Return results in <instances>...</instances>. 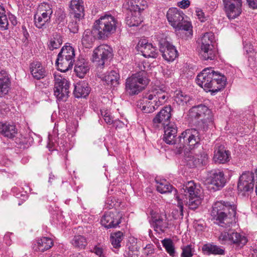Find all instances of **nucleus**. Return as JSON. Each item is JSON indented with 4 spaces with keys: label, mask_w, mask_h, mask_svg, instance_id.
<instances>
[{
    "label": "nucleus",
    "mask_w": 257,
    "mask_h": 257,
    "mask_svg": "<svg viewBox=\"0 0 257 257\" xmlns=\"http://www.w3.org/2000/svg\"><path fill=\"white\" fill-rule=\"evenodd\" d=\"M200 142L198 132L195 129H188L183 132L179 137L178 146L179 149L186 147L184 160L190 168L198 167L197 154L193 150L194 147Z\"/></svg>",
    "instance_id": "nucleus-1"
},
{
    "label": "nucleus",
    "mask_w": 257,
    "mask_h": 257,
    "mask_svg": "<svg viewBox=\"0 0 257 257\" xmlns=\"http://www.w3.org/2000/svg\"><path fill=\"white\" fill-rule=\"evenodd\" d=\"M236 205L234 202L220 201L213 206L211 215L222 227L229 226L236 221Z\"/></svg>",
    "instance_id": "nucleus-2"
},
{
    "label": "nucleus",
    "mask_w": 257,
    "mask_h": 257,
    "mask_svg": "<svg viewBox=\"0 0 257 257\" xmlns=\"http://www.w3.org/2000/svg\"><path fill=\"white\" fill-rule=\"evenodd\" d=\"M196 81L197 84L206 91L213 93L225 86L226 78L221 73L215 72L212 68H206L197 75Z\"/></svg>",
    "instance_id": "nucleus-3"
},
{
    "label": "nucleus",
    "mask_w": 257,
    "mask_h": 257,
    "mask_svg": "<svg viewBox=\"0 0 257 257\" xmlns=\"http://www.w3.org/2000/svg\"><path fill=\"white\" fill-rule=\"evenodd\" d=\"M116 19L110 15L101 16L94 23V32L97 33V39H105L114 34L118 26Z\"/></svg>",
    "instance_id": "nucleus-4"
},
{
    "label": "nucleus",
    "mask_w": 257,
    "mask_h": 257,
    "mask_svg": "<svg viewBox=\"0 0 257 257\" xmlns=\"http://www.w3.org/2000/svg\"><path fill=\"white\" fill-rule=\"evenodd\" d=\"M169 98L168 92L163 88L155 89L144 98L142 110L145 113L154 112L164 104Z\"/></svg>",
    "instance_id": "nucleus-5"
},
{
    "label": "nucleus",
    "mask_w": 257,
    "mask_h": 257,
    "mask_svg": "<svg viewBox=\"0 0 257 257\" xmlns=\"http://www.w3.org/2000/svg\"><path fill=\"white\" fill-rule=\"evenodd\" d=\"M144 70L133 74L126 80L125 90L130 95L138 94L142 91L149 82L148 74L143 64ZM141 69L142 66H141Z\"/></svg>",
    "instance_id": "nucleus-6"
},
{
    "label": "nucleus",
    "mask_w": 257,
    "mask_h": 257,
    "mask_svg": "<svg viewBox=\"0 0 257 257\" xmlns=\"http://www.w3.org/2000/svg\"><path fill=\"white\" fill-rule=\"evenodd\" d=\"M189 117L191 121L199 119L197 125L203 130H205L209 123H212V118L210 110L205 105H198L192 107L189 111Z\"/></svg>",
    "instance_id": "nucleus-7"
},
{
    "label": "nucleus",
    "mask_w": 257,
    "mask_h": 257,
    "mask_svg": "<svg viewBox=\"0 0 257 257\" xmlns=\"http://www.w3.org/2000/svg\"><path fill=\"white\" fill-rule=\"evenodd\" d=\"M182 189L186 192L185 195L188 198L187 204L189 207L192 210L197 208L202 202V196L199 188L194 181H189L184 184Z\"/></svg>",
    "instance_id": "nucleus-8"
},
{
    "label": "nucleus",
    "mask_w": 257,
    "mask_h": 257,
    "mask_svg": "<svg viewBox=\"0 0 257 257\" xmlns=\"http://www.w3.org/2000/svg\"><path fill=\"white\" fill-rule=\"evenodd\" d=\"M52 13L51 5L47 3L40 4L34 18L36 27L39 29L46 28L47 24L50 22Z\"/></svg>",
    "instance_id": "nucleus-9"
},
{
    "label": "nucleus",
    "mask_w": 257,
    "mask_h": 257,
    "mask_svg": "<svg viewBox=\"0 0 257 257\" xmlns=\"http://www.w3.org/2000/svg\"><path fill=\"white\" fill-rule=\"evenodd\" d=\"M214 41V34L211 32L206 33L201 38L200 54L205 60H214L215 58V52L213 49L212 43Z\"/></svg>",
    "instance_id": "nucleus-10"
},
{
    "label": "nucleus",
    "mask_w": 257,
    "mask_h": 257,
    "mask_svg": "<svg viewBox=\"0 0 257 257\" xmlns=\"http://www.w3.org/2000/svg\"><path fill=\"white\" fill-rule=\"evenodd\" d=\"M54 95L58 100L66 101L69 93V82L61 75H54Z\"/></svg>",
    "instance_id": "nucleus-11"
},
{
    "label": "nucleus",
    "mask_w": 257,
    "mask_h": 257,
    "mask_svg": "<svg viewBox=\"0 0 257 257\" xmlns=\"http://www.w3.org/2000/svg\"><path fill=\"white\" fill-rule=\"evenodd\" d=\"M253 173L250 172L243 173L239 178L237 184L238 191L242 196L248 195L253 191Z\"/></svg>",
    "instance_id": "nucleus-12"
},
{
    "label": "nucleus",
    "mask_w": 257,
    "mask_h": 257,
    "mask_svg": "<svg viewBox=\"0 0 257 257\" xmlns=\"http://www.w3.org/2000/svg\"><path fill=\"white\" fill-rule=\"evenodd\" d=\"M111 55V49L110 47L106 45H101L94 50L92 61L102 68Z\"/></svg>",
    "instance_id": "nucleus-13"
},
{
    "label": "nucleus",
    "mask_w": 257,
    "mask_h": 257,
    "mask_svg": "<svg viewBox=\"0 0 257 257\" xmlns=\"http://www.w3.org/2000/svg\"><path fill=\"white\" fill-rule=\"evenodd\" d=\"M224 10L229 19H234L242 12V0H222Z\"/></svg>",
    "instance_id": "nucleus-14"
},
{
    "label": "nucleus",
    "mask_w": 257,
    "mask_h": 257,
    "mask_svg": "<svg viewBox=\"0 0 257 257\" xmlns=\"http://www.w3.org/2000/svg\"><path fill=\"white\" fill-rule=\"evenodd\" d=\"M122 213L118 211H109L105 213L101 220V224L106 228L116 227L120 223Z\"/></svg>",
    "instance_id": "nucleus-15"
},
{
    "label": "nucleus",
    "mask_w": 257,
    "mask_h": 257,
    "mask_svg": "<svg viewBox=\"0 0 257 257\" xmlns=\"http://www.w3.org/2000/svg\"><path fill=\"white\" fill-rule=\"evenodd\" d=\"M160 51L163 58L168 62L173 61L178 56V52L175 46L168 41L160 42Z\"/></svg>",
    "instance_id": "nucleus-16"
},
{
    "label": "nucleus",
    "mask_w": 257,
    "mask_h": 257,
    "mask_svg": "<svg viewBox=\"0 0 257 257\" xmlns=\"http://www.w3.org/2000/svg\"><path fill=\"white\" fill-rule=\"evenodd\" d=\"M138 50L146 58H157L158 53L157 48L146 39H141L137 45Z\"/></svg>",
    "instance_id": "nucleus-17"
},
{
    "label": "nucleus",
    "mask_w": 257,
    "mask_h": 257,
    "mask_svg": "<svg viewBox=\"0 0 257 257\" xmlns=\"http://www.w3.org/2000/svg\"><path fill=\"white\" fill-rule=\"evenodd\" d=\"M171 110L170 106H165L161 109L153 120L154 125L158 127L160 124L164 126L169 124L171 117Z\"/></svg>",
    "instance_id": "nucleus-18"
},
{
    "label": "nucleus",
    "mask_w": 257,
    "mask_h": 257,
    "mask_svg": "<svg viewBox=\"0 0 257 257\" xmlns=\"http://www.w3.org/2000/svg\"><path fill=\"white\" fill-rule=\"evenodd\" d=\"M184 14L177 8L169 9L167 13V18L169 24L174 28L179 26L184 20Z\"/></svg>",
    "instance_id": "nucleus-19"
},
{
    "label": "nucleus",
    "mask_w": 257,
    "mask_h": 257,
    "mask_svg": "<svg viewBox=\"0 0 257 257\" xmlns=\"http://www.w3.org/2000/svg\"><path fill=\"white\" fill-rule=\"evenodd\" d=\"M207 181L218 189L222 188L226 182L223 172L219 170L211 171L207 177Z\"/></svg>",
    "instance_id": "nucleus-20"
},
{
    "label": "nucleus",
    "mask_w": 257,
    "mask_h": 257,
    "mask_svg": "<svg viewBox=\"0 0 257 257\" xmlns=\"http://www.w3.org/2000/svg\"><path fill=\"white\" fill-rule=\"evenodd\" d=\"M71 16L80 20L84 16V8L82 0H72L70 3Z\"/></svg>",
    "instance_id": "nucleus-21"
},
{
    "label": "nucleus",
    "mask_w": 257,
    "mask_h": 257,
    "mask_svg": "<svg viewBox=\"0 0 257 257\" xmlns=\"http://www.w3.org/2000/svg\"><path fill=\"white\" fill-rule=\"evenodd\" d=\"M0 134L9 139H13L18 134V128L13 123L0 122Z\"/></svg>",
    "instance_id": "nucleus-22"
},
{
    "label": "nucleus",
    "mask_w": 257,
    "mask_h": 257,
    "mask_svg": "<svg viewBox=\"0 0 257 257\" xmlns=\"http://www.w3.org/2000/svg\"><path fill=\"white\" fill-rule=\"evenodd\" d=\"M31 73L35 79L40 80L47 75V71L40 62H34L30 64Z\"/></svg>",
    "instance_id": "nucleus-23"
},
{
    "label": "nucleus",
    "mask_w": 257,
    "mask_h": 257,
    "mask_svg": "<svg viewBox=\"0 0 257 257\" xmlns=\"http://www.w3.org/2000/svg\"><path fill=\"white\" fill-rule=\"evenodd\" d=\"M164 126V140L168 144H175V137L177 133V127L173 123H169Z\"/></svg>",
    "instance_id": "nucleus-24"
},
{
    "label": "nucleus",
    "mask_w": 257,
    "mask_h": 257,
    "mask_svg": "<svg viewBox=\"0 0 257 257\" xmlns=\"http://www.w3.org/2000/svg\"><path fill=\"white\" fill-rule=\"evenodd\" d=\"M230 154L224 146H219L217 150H215L213 157V161L218 164H224L230 160Z\"/></svg>",
    "instance_id": "nucleus-25"
},
{
    "label": "nucleus",
    "mask_w": 257,
    "mask_h": 257,
    "mask_svg": "<svg viewBox=\"0 0 257 257\" xmlns=\"http://www.w3.org/2000/svg\"><path fill=\"white\" fill-rule=\"evenodd\" d=\"M90 66L89 62L83 58H79L76 62L74 68V71L80 78H83L89 72Z\"/></svg>",
    "instance_id": "nucleus-26"
},
{
    "label": "nucleus",
    "mask_w": 257,
    "mask_h": 257,
    "mask_svg": "<svg viewBox=\"0 0 257 257\" xmlns=\"http://www.w3.org/2000/svg\"><path fill=\"white\" fill-rule=\"evenodd\" d=\"M152 220L155 230L157 231H163L168 227L166 214H155L152 216Z\"/></svg>",
    "instance_id": "nucleus-27"
},
{
    "label": "nucleus",
    "mask_w": 257,
    "mask_h": 257,
    "mask_svg": "<svg viewBox=\"0 0 257 257\" xmlns=\"http://www.w3.org/2000/svg\"><path fill=\"white\" fill-rule=\"evenodd\" d=\"M90 88L88 83L84 81H81L75 85L74 95L76 97H86L90 92Z\"/></svg>",
    "instance_id": "nucleus-28"
},
{
    "label": "nucleus",
    "mask_w": 257,
    "mask_h": 257,
    "mask_svg": "<svg viewBox=\"0 0 257 257\" xmlns=\"http://www.w3.org/2000/svg\"><path fill=\"white\" fill-rule=\"evenodd\" d=\"M96 38H97V33L94 32V26H93L92 30H86L84 32L82 38V44L85 48H90Z\"/></svg>",
    "instance_id": "nucleus-29"
},
{
    "label": "nucleus",
    "mask_w": 257,
    "mask_h": 257,
    "mask_svg": "<svg viewBox=\"0 0 257 257\" xmlns=\"http://www.w3.org/2000/svg\"><path fill=\"white\" fill-rule=\"evenodd\" d=\"M53 245V242L49 237H42L37 240L33 248L35 251L44 252L50 249Z\"/></svg>",
    "instance_id": "nucleus-30"
},
{
    "label": "nucleus",
    "mask_w": 257,
    "mask_h": 257,
    "mask_svg": "<svg viewBox=\"0 0 257 257\" xmlns=\"http://www.w3.org/2000/svg\"><path fill=\"white\" fill-rule=\"evenodd\" d=\"M231 242L230 245H233L236 248H242L247 242V238L239 232L231 229Z\"/></svg>",
    "instance_id": "nucleus-31"
},
{
    "label": "nucleus",
    "mask_w": 257,
    "mask_h": 257,
    "mask_svg": "<svg viewBox=\"0 0 257 257\" xmlns=\"http://www.w3.org/2000/svg\"><path fill=\"white\" fill-rule=\"evenodd\" d=\"M74 62V59L58 56L56 64L60 71L65 72L72 68Z\"/></svg>",
    "instance_id": "nucleus-32"
},
{
    "label": "nucleus",
    "mask_w": 257,
    "mask_h": 257,
    "mask_svg": "<svg viewBox=\"0 0 257 257\" xmlns=\"http://www.w3.org/2000/svg\"><path fill=\"white\" fill-rule=\"evenodd\" d=\"M157 184V190L162 194L174 192V195L177 193V190L170 185L166 180H160V181L156 180Z\"/></svg>",
    "instance_id": "nucleus-33"
},
{
    "label": "nucleus",
    "mask_w": 257,
    "mask_h": 257,
    "mask_svg": "<svg viewBox=\"0 0 257 257\" xmlns=\"http://www.w3.org/2000/svg\"><path fill=\"white\" fill-rule=\"evenodd\" d=\"M126 24L130 27L138 26L142 22L140 12L130 11L125 19Z\"/></svg>",
    "instance_id": "nucleus-34"
},
{
    "label": "nucleus",
    "mask_w": 257,
    "mask_h": 257,
    "mask_svg": "<svg viewBox=\"0 0 257 257\" xmlns=\"http://www.w3.org/2000/svg\"><path fill=\"white\" fill-rule=\"evenodd\" d=\"M128 9L131 11L140 12L147 7V3L145 0H128Z\"/></svg>",
    "instance_id": "nucleus-35"
},
{
    "label": "nucleus",
    "mask_w": 257,
    "mask_h": 257,
    "mask_svg": "<svg viewBox=\"0 0 257 257\" xmlns=\"http://www.w3.org/2000/svg\"><path fill=\"white\" fill-rule=\"evenodd\" d=\"M102 80L113 87L116 86L119 83V75L115 71H111L105 75Z\"/></svg>",
    "instance_id": "nucleus-36"
},
{
    "label": "nucleus",
    "mask_w": 257,
    "mask_h": 257,
    "mask_svg": "<svg viewBox=\"0 0 257 257\" xmlns=\"http://www.w3.org/2000/svg\"><path fill=\"white\" fill-rule=\"evenodd\" d=\"M174 100L179 105L184 106L189 103L191 97L180 90H176L175 92Z\"/></svg>",
    "instance_id": "nucleus-37"
},
{
    "label": "nucleus",
    "mask_w": 257,
    "mask_h": 257,
    "mask_svg": "<svg viewBox=\"0 0 257 257\" xmlns=\"http://www.w3.org/2000/svg\"><path fill=\"white\" fill-rule=\"evenodd\" d=\"M231 229L221 231L218 236V241L223 245H230L231 242Z\"/></svg>",
    "instance_id": "nucleus-38"
},
{
    "label": "nucleus",
    "mask_w": 257,
    "mask_h": 257,
    "mask_svg": "<svg viewBox=\"0 0 257 257\" xmlns=\"http://www.w3.org/2000/svg\"><path fill=\"white\" fill-rule=\"evenodd\" d=\"M202 250L208 254H223L224 253V249L220 247L211 244H206L203 246Z\"/></svg>",
    "instance_id": "nucleus-39"
},
{
    "label": "nucleus",
    "mask_w": 257,
    "mask_h": 257,
    "mask_svg": "<svg viewBox=\"0 0 257 257\" xmlns=\"http://www.w3.org/2000/svg\"><path fill=\"white\" fill-rule=\"evenodd\" d=\"M62 42L61 36L59 34H54L49 40L48 47L51 50L58 49L62 44Z\"/></svg>",
    "instance_id": "nucleus-40"
},
{
    "label": "nucleus",
    "mask_w": 257,
    "mask_h": 257,
    "mask_svg": "<svg viewBox=\"0 0 257 257\" xmlns=\"http://www.w3.org/2000/svg\"><path fill=\"white\" fill-rule=\"evenodd\" d=\"M58 56L64 57V58H67L70 59H74V49L70 45H65L62 47Z\"/></svg>",
    "instance_id": "nucleus-41"
},
{
    "label": "nucleus",
    "mask_w": 257,
    "mask_h": 257,
    "mask_svg": "<svg viewBox=\"0 0 257 257\" xmlns=\"http://www.w3.org/2000/svg\"><path fill=\"white\" fill-rule=\"evenodd\" d=\"M123 238V233L120 231L111 233L110 237L111 243L113 247L115 248H118L120 246V242Z\"/></svg>",
    "instance_id": "nucleus-42"
},
{
    "label": "nucleus",
    "mask_w": 257,
    "mask_h": 257,
    "mask_svg": "<svg viewBox=\"0 0 257 257\" xmlns=\"http://www.w3.org/2000/svg\"><path fill=\"white\" fill-rule=\"evenodd\" d=\"M71 243L75 248L84 249L87 245L86 238L82 235H76L71 241Z\"/></svg>",
    "instance_id": "nucleus-43"
},
{
    "label": "nucleus",
    "mask_w": 257,
    "mask_h": 257,
    "mask_svg": "<svg viewBox=\"0 0 257 257\" xmlns=\"http://www.w3.org/2000/svg\"><path fill=\"white\" fill-rule=\"evenodd\" d=\"M6 12L5 8L0 6V30L1 31L8 29L9 22Z\"/></svg>",
    "instance_id": "nucleus-44"
},
{
    "label": "nucleus",
    "mask_w": 257,
    "mask_h": 257,
    "mask_svg": "<svg viewBox=\"0 0 257 257\" xmlns=\"http://www.w3.org/2000/svg\"><path fill=\"white\" fill-rule=\"evenodd\" d=\"M163 247L170 256L174 257L175 254V247L172 240L170 239H164L162 241Z\"/></svg>",
    "instance_id": "nucleus-45"
},
{
    "label": "nucleus",
    "mask_w": 257,
    "mask_h": 257,
    "mask_svg": "<svg viewBox=\"0 0 257 257\" xmlns=\"http://www.w3.org/2000/svg\"><path fill=\"white\" fill-rule=\"evenodd\" d=\"M197 160L198 162V167L205 166L208 161V155L202 151L197 154Z\"/></svg>",
    "instance_id": "nucleus-46"
},
{
    "label": "nucleus",
    "mask_w": 257,
    "mask_h": 257,
    "mask_svg": "<svg viewBox=\"0 0 257 257\" xmlns=\"http://www.w3.org/2000/svg\"><path fill=\"white\" fill-rule=\"evenodd\" d=\"M72 21L69 23L68 27L71 32L73 33H76L78 31V22L80 21V20H78L76 19H74L73 17H72Z\"/></svg>",
    "instance_id": "nucleus-47"
},
{
    "label": "nucleus",
    "mask_w": 257,
    "mask_h": 257,
    "mask_svg": "<svg viewBox=\"0 0 257 257\" xmlns=\"http://www.w3.org/2000/svg\"><path fill=\"white\" fill-rule=\"evenodd\" d=\"M101 115L105 121L108 124H111L113 122L114 120L112 118L109 111L108 110H101Z\"/></svg>",
    "instance_id": "nucleus-48"
},
{
    "label": "nucleus",
    "mask_w": 257,
    "mask_h": 257,
    "mask_svg": "<svg viewBox=\"0 0 257 257\" xmlns=\"http://www.w3.org/2000/svg\"><path fill=\"white\" fill-rule=\"evenodd\" d=\"M181 257H192L193 248L191 245H187L182 247Z\"/></svg>",
    "instance_id": "nucleus-49"
},
{
    "label": "nucleus",
    "mask_w": 257,
    "mask_h": 257,
    "mask_svg": "<svg viewBox=\"0 0 257 257\" xmlns=\"http://www.w3.org/2000/svg\"><path fill=\"white\" fill-rule=\"evenodd\" d=\"M10 83L0 82V97L7 94L9 90Z\"/></svg>",
    "instance_id": "nucleus-50"
},
{
    "label": "nucleus",
    "mask_w": 257,
    "mask_h": 257,
    "mask_svg": "<svg viewBox=\"0 0 257 257\" xmlns=\"http://www.w3.org/2000/svg\"><path fill=\"white\" fill-rule=\"evenodd\" d=\"M3 81L11 83L9 76L7 72L5 70L0 69V82Z\"/></svg>",
    "instance_id": "nucleus-51"
},
{
    "label": "nucleus",
    "mask_w": 257,
    "mask_h": 257,
    "mask_svg": "<svg viewBox=\"0 0 257 257\" xmlns=\"http://www.w3.org/2000/svg\"><path fill=\"white\" fill-rule=\"evenodd\" d=\"M195 12L196 16L201 22H204L205 21V14L201 9L197 8L195 10Z\"/></svg>",
    "instance_id": "nucleus-52"
},
{
    "label": "nucleus",
    "mask_w": 257,
    "mask_h": 257,
    "mask_svg": "<svg viewBox=\"0 0 257 257\" xmlns=\"http://www.w3.org/2000/svg\"><path fill=\"white\" fill-rule=\"evenodd\" d=\"M190 28V25L188 23L183 20L182 22L181 23L180 25L177 26L176 29H178L179 30H183L185 31H189Z\"/></svg>",
    "instance_id": "nucleus-53"
},
{
    "label": "nucleus",
    "mask_w": 257,
    "mask_h": 257,
    "mask_svg": "<svg viewBox=\"0 0 257 257\" xmlns=\"http://www.w3.org/2000/svg\"><path fill=\"white\" fill-rule=\"evenodd\" d=\"M190 5V2L189 0H182L181 2L178 3V6L183 9L188 8Z\"/></svg>",
    "instance_id": "nucleus-54"
},
{
    "label": "nucleus",
    "mask_w": 257,
    "mask_h": 257,
    "mask_svg": "<svg viewBox=\"0 0 257 257\" xmlns=\"http://www.w3.org/2000/svg\"><path fill=\"white\" fill-rule=\"evenodd\" d=\"M93 251L99 257H104L103 250L102 247L96 246Z\"/></svg>",
    "instance_id": "nucleus-55"
},
{
    "label": "nucleus",
    "mask_w": 257,
    "mask_h": 257,
    "mask_svg": "<svg viewBox=\"0 0 257 257\" xmlns=\"http://www.w3.org/2000/svg\"><path fill=\"white\" fill-rule=\"evenodd\" d=\"M176 198L178 199V207L179 208V214H178V216H181L182 217H183V204L182 202H180V201L179 200V197H178L177 196H176Z\"/></svg>",
    "instance_id": "nucleus-56"
},
{
    "label": "nucleus",
    "mask_w": 257,
    "mask_h": 257,
    "mask_svg": "<svg viewBox=\"0 0 257 257\" xmlns=\"http://www.w3.org/2000/svg\"><path fill=\"white\" fill-rule=\"evenodd\" d=\"M112 124V126L115 128L122 127L124 125V123L122 121L118 120H114Z\"/></svg>",
    "instance_id": "nucleus-57"
},
{
    "label": "nucleus",
    "mask_w": 257,
    "mask_h": 257,
    "mask_svg": "<svg viewBox=\"0 0 257 257\" xmlns=\"http://www.w3.org/2000/svg\"><path fill=\"white\" fill-rule=\"evenodd\" d=\"M249 7L253 9H257V0H246Z\"/></svg>",
    "instance_id": "nucleus-58"
},
{
    "label": "nucleus",
    "mask_w": 257,
    "mask_h": 257,
    "mask_svg": "<svg viewBox=\"0 0 257 257\" xmlns=\"http://www.w3.org/2000/svg\"><path fill=\"white\" fill-rule=\"evenodd\" d=\"M9 20L13 26H16L17 24V18L15 16L13 15L9 16Z\"/></svg>",
    "instance_id": "nucleus-59"
},
{
    "label": "nucleus",
    "mask_w": 257,
    "mask_h": 257,
    "mask_svg": "<svg viewBox=\"0 0 257 257\" xmlns=\"http://www.w3.org/2000/svg\"><path fill=\"white\" fill-rule=\"evenodd\" d=\"M210 3V5L212 7V8H215V7H216L217 5V0H211V1H208V4Z\"/></svg>",
    "instance_id": "nucleus-60"
},
{
    "label": "nucleus",
    "mask_w": 257,
    "mask_h": 257,
    "mask_svg": "<svg viewBox=\"0 0 257 257\" xmlns=\"http://www.w3.org/2000/svg\"><path fill=\"white\" fill-rule=\"evenodd\" d=\"M94 143L95 144H97L98 146H100L103 144V141H102L101 139H98V140H96L94 142Z\"/></svg>",
    "instance_id": "nucleus-61"
},
{
    "label": "nucleus",
    "mask_w": 257,
    "mask_h": 257,
    "mask_svg": "<svg viewBox=\"0 0 257 257\" xmlns=\"http://www.w3.org/2000/svg\"><path fill=\"white\" fill-rule=\"evenodd\" d=\"M70 257H84L83 255L79 253H76L71 255Z\"/></svg>",
    "instance_id": "nucleus-62"
},
{
    "label": "nucleus",
    "mask_w": 257,
    "mask_h": 257,
    "mask_svg": "<svg viewBox=\"0 0 257 257\" xmlns=\"http://www.w3.org/2000/svg\"><path fill=\"white\" fill-rule=\"evenodd\" d=\"M153 252V251H151V252H150V253H152Z\"/></svg>",
    "instance_id": "nucleus-63"
}]
</instances>
